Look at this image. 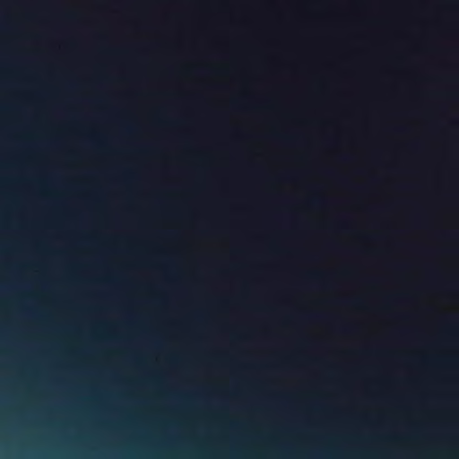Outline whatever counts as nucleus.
Returning a JSON list of instances; mask_svg holds the SVG:
<instances>
[{"label":"nucleus","instance_id":"1","mask_svg":"<svg viewBox=\"0 0 459 459\" xmlns=\"http://www.w3.org/2000/svg\"><path fill=\"white\" fill-rule=\"evenodd\" d=\"M323 200L321 198H318V197H313L311 200H310V204H313V205H321L323 204Z\"/></svg>","mask_w":459,"mask_h":459},{"label":"nucleus","instance_id":"2","mask_svg":"<svg viewBox=\"0 0 459 459\" xmlns=\"http://www.w3.org/2000/svg\"><path fill=\"white\" fill-rule=\"evenodd\" d=\"M305 318H308V319H321L322 316L318 315V314H312V315H308V316H305Z\"/></svg>","mask_w":459,"mask_h":459},{"label":"nucleus","instance_id":"3","mask_svg":"<svg viewBox=\"0 0 459 459\" xmlns=\"http://www.w3.org/2000/svg\"><path fill=\"white\" fill-rule=\"evenodd\" d=\"M319 276H320V274H318V273H312L309 275L308 279L313 281H317L319 279Z\"/></svg>","mask_w":459,"mask_h":459},{"label":"nucleus","instance_id":"4","mask_svg":"<svg viewBox=\"0 0 459 459\" xmlns=\"http://www.w3.org/2000/svg\"><path fill=\"white\" fill-rule=\"evenodd\" d=\"M347 303H349V304H357L358 300L357 299L348 300Z\"/></svg>","mask_w":459,"mask_h":459},{"label":"nucleus","instance_id":"5","mask_svg":"<svg viewBox=\"0 0 459 459\" xmlns=\"http://www.w3.org/2000/svg\"><path fill=\"white\" fill-rule=\"evenodd\" d=\"M342 331H344V332H350V331H351V328H350L349 326H343V327L342 328Z\"/></svg>","mask_w":459,"mask_h":459},{"label":"nucleus","instance_id":"6","mask_svg":"<svg viewBox=\"0 0 459 459\" xmlns=\"http://www.w3.org/2000/svg\"><path fill=\"white\" fill-rule=\"evenodd\" d=\"M285 140L288 141V142H291L292 139L291 138H286Z\"/></svg>","mask_w":459,"mask_h":459}]
</instances>
